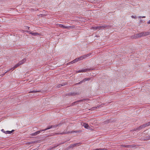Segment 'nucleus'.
<instances>
[{"instance_id":"obj_40","label":"nucleus","mask_w":150,"mask_h":150,"mask_svg":"<svg viewBox=\"0 0 150 150\" xmlns=\"http://www.w3.org/2000/svg\"><path fill=\"white\" fill-rule=\"evenodd\" d=\"M143 21V20H140L139 22L140 23H142Z\"/></svg>"},{"instance_id":"obj_23","label":"nucleus","mask_w":150,"mask_h":150,"mask_svg":"<svg viewBox=\"0 0 150 150\" xmlns=\"http://www.w3.org/2000/svg\"><path fill=\"white\" fill-rule=\"evenodd\" d=\"M80 57V58L81 60L84 59H85V56H84V55L81 56V57Z\"/></svg>"},{"instance_id":"obj_33","label":"nucleus","mask_w":150,"mask_h":150,"mask_svg":"<svg viewBox=\"0 0 150 150\" xmlns=\"http://www.w3.org/2000/svg\"><path fill=\"white\" fill-rule=\"evenodd\" d=\"M147 24H150V20H149L147 22Z\"/></svg>"},{"instance_id":"obj_2","label":"nucleus","mask_w":150,"mask_h":150,"mask_svg":"<svg viewBox=\"0 0 150 150\" xmlns=\"http://www.w3.org/2000/svg\"><path fill=\"white\" fill-rule=\"evenodd\" d=\"M81 143H79L74 144H71L68 147V148L69 149L72 148L77 146H79L80 144H81Z\"/></svg>"},{"instance_id":"obj_42","label":"nucleus","mask_w":150,"mask_h":150,"mask_svg":"<svg viewBox=\"0 0 150 150\" xmlns=\"http://www.w3.org/2000/svg\"><path fill=\"white\" fill-rule=\"evenodd\" d=\"M14 130H12V131H10V132H11V133H12L14 131Z\"/></svg>"},{"instance_id":"obj_8","label":"nucleus","mask_w":150,"mask_h":150,"mask_svg":"<svg viewBox=\"0 0 150 150\" xmlns=\"http://www.w3.org/2000/svg\"><path fill=\"white\" fill-rule=\"evenodd\" d=\"M146 127L145 124H144L143 125H142L140 126L139 127H138V128H136V129H134V130L136 131V130H139L140 129H141L145 127Z\"/></svg>"},{"instance_id":"obj_12","label":"nucleus","mask_w":150,"mask_h":150,"mask_svg":"<svg viewBox=\"0 0 150 150\" xmlns=\"http://www.w3.org/2000/svg\"><path fill=\"white\" fill-rule=\"evenodd\" d=\"M78 61V59L77 58H76L73 61H71V62L68 63V64H72L74 63L77 62Z\"/></svg>"},{"instance_id":"obj_4","label":"nucleus","mask_w":150,"mask_h":150,"mask_svg":"<svg viewBox=\"0 0 150 150\" xmlns=\"http://www.w3.org/2000/svg\"><path fill=\"white\" fill-rule=\"evenodd\" d=\"M59 27H60L61 28H65L68 29H69L70 28H73L72 26H65L64 25H63L61 24L59 25Z\"/></svg>"},{"instance_id":"obj_3","label":"nucleus","mask_w":150,"mask_h":150,"mask_svg":"<svg viewBox=\"0 0 150 150\" xmlns=\"http://www.w3.org/2000/svg\"><path fill=\"white\" fill-rule=\"evenodd\" d=\"M81 132V130H72V131H71V132H69L67 133L63 132V133H61L60 134H67V133H79V132Z\"/></svg>"},{"instance_id":"obj_32","label":"nucleus","mask_w":150,"mask_h":150,"mask_svg":"<svg viewBox=\"0 0 150 150\" xmlns=\"http://www.w3.org/2000/svg\"><path fill=\"white\" fill-rule=\"evenodd\" d=\"M6 73H5L3 74H1L0 75V76H1V77H2Z\"/></svg>"},{"instance_id":"obj_28","label":"nucleus","mask_w":150,"mask_h":150,"mask_svg":"<svg viewBox=\"0 0 150 150\" xmlns=\"http://www.w3.org/2000/svg\"><path fill=\"white\" fill-rule=\"evenodd\" d=\"M70 95L72 96H74L75 95V94L74 93H70Z\"/></svg>"},{"instance_id":"obj_35","label":"nucleus","mask_w":150,"mask_h":150,"mask_svg":"<svg viewBox=\"0 0 150 150\" xmlns=\"http://www.w3.org/2000/svg\"><path fill=\"white\" fill-rule=\"evenodd\" d=\"M77 58V59H78V61L81 60V59H80V57H79L78 58Z\"/></svg>"},{"instance_id":"obj_29","label":"nucleus","mask_w":150,"mask_h":150,"mask_svg":"<svg viewBox=\"0 0 150 150\" xmlns=\"http://www.w3.org/2000/svg\"><path fill=\"white\" fill-rule=\"evenodd\" d=\"M145 18V16H139L138 17V18Z\"/></svg>"},{"instance_id":"obj_1","label":"nucleus","mask_w":150,"mask_h":150,"mask_svg":"<svg viewBox=\"0 0 150 150\" xmlns=\"http://www.w3.org/2000/svg\"><path fill=\"white\" fill-rule=\"evenodd\" d=\"M149 35H150V32H144L134 35V36H132V38H133L136 39L138 38H141L142 37L145 36Z\"/></svg>"},{"instance_id":"obj_24","label":"nucleus","mask_w":150,"mask_h":150,"mask_svg":"<svg viewBox=\"0 0 150 150\" xmlns=\"http://www.w3.org/2000/svg\"><path fill=\"white\" fill-rule=\"evenodd\" d=\"M146 127L150 125V122L145 124Z\"/></svg>"},{"instance_id":"obj_31","label":"nucleus","mask_w":150,"mask_h":150,"mask_svg":"<svg viewBox=\"0 0 150 150\" xmlns=\"http://www.w3.org/2000/svg\"><path fill=\"white\" fill-rule=\"evenodd\" d=\"M131 17L132 18H136V16H131Z\"/></svg>"},{"instance_id":"obj_30","label":"nucleus","mask_w":150,"mask_h":150,"mask_svg":"<svg viewBox=\"0 0 150 150\" xmlns=\"http://www.w3.org/2000/svg\"><path fill=\"white\" fill-rule=\"evenodd\" d=\"M11 70V68L9 69H8L6 71V72H5V73H6L7 72H8L10 71Z\"/></svg>"},{"instance_id":"obj_18","label":"nucleus","mask_w":150,"mask_h":150,"mask_svg":"<svg viewBox=\"0 0 150 150\" xmlns=\"http://www.w3.org/2000/svg\"><path fill=\"white\" fill-rule=\"evenodd\" d=\"M66 84V83H64L63 84H60L59 85H58L57 87L58 88H59L62 86L65 85Z\"/></svg>"},{"instance_id":"obj_39","label":"nucleus","mask_w":150,"mask_h":150,"mask_svg":"<svg viewBox=\"0 0 150 150\" xmlns=\"http://www.w3.org/2000/svg\"><path fill=\"white\" fill-rule=\"evenodd\" d=\"M15 69V68H14V66L13 67L11 68V70H13Z\"/></svg>"},{"instance_id":"obj_27","label":"nucleus","mask_w":150,"mask_h":150,"mask_svg":"<svg viewBox=\"0 0 150 150\" xmlns=\"http://www.w3.org/2000/svg\"><path fill=\"white\" fill-rule=\"evenodd\" d=\"M25 32H27V33H28L29 34H31L32 32H30V31H26Z\"/></svg>"},{"instance_id":"obj_11","label":"nucleus","mask_w":150,"mask_h":150,"mask_svg":"<svg viewBox=\"0 0 150 150\" xmlns=\"http://www.w3.org/2000/svg\"><path fill=\"white\" fill-rule=\"evenodd\" d=\"M83 126L86 129H90V128H91L89 126L88 124L84 123H83Z\"/></svg>"},{"instance_id":"obj_34","label":"nucleus","mask_w":150,"mask_h":150,"mask_svg":"<svg viewBox=\"0 0 150 150\" xmlns=\"http://www.w3.org/2000/svg\"><path fill=\"white\" fill-rule=\"evenodd\" d=\"M101 150H107V149L104 148H101Z\"/></svg>"},{"instance_id":"obj_21","label":"nucleus","mask_w":150,"mask_h":150,"mask_svg":"<svg viewBox=\"0 0 150 150\" xmlns=\"http://www.w3.org/2000/svg\"><path fill=\"white\" fill-rule=\"evenodd\" d=\"M4 133L6 134H9L11 133V132H10V131H7L4 132Z\"/></svg>"},{"instance_id":"obj_15","label":"nucleus","mask_w":150,"mask_h":150,"mask_svg":"<svg viewBox=\"0 0 150 150\" xmlns=\"http://www.w3.org/2000/svg\"><path fill=\"white\" fill-rule=\"evenodd\" d=\"M26 61V59L25 58L23 59L22 60L19 62V64H20V65L24 64Z\"/></svg>"},{"instance_id":"obj_10","label":"nucleus","mask_w":150,"mask_h":150,"mask_svg":"<svg viewBox=\"0 0 150 150\" xmlns=\"http://www.w3.org/2000/svg\"><path fill=\"white\" fill-rule=\"evenodd\" d=\"M42 131H42V130H39V131H37V132L34 133H33L31 134V135L32 136H35L38 134H39L40 132H42Z\"/></svg>"},{"instance_id":"obj_41","label":"nucleus","mask_w":150,"mask_h":150,"mask_svg":"<svg viewBox=\"0 0 150 150\" xmlns=\"http://www.w3.org/2000/svg\"><path fill=\"white\" fill-rule=\"evenodd\" d=\"M26 28L27 29H28L29 30V28H30V27H27V26H26Z\"/></svg>"},{"instance_id":"obj_19","label":"nucleus","mask_w":150,"mask_h":150,"mask_svg":"<svg viewBox=\"0 0 150 150\" xmlns=\"http://www.w3.org/2000/svg\"><path fill=\"white\" fill-rule=\"evenodd\" d=\"M39 34L37 33H32V32L31 35L34 36H36L37 35H38Z\"/></svg>"},{"instance_id":"obj_22","label":"nucleus","mask_w":150,"mask_h":150,"mask_svg":"<svg viewBox=\"0 0 150 150\" xmlns=\"http://www.w3.org/2000/svg\"><path fill=\"white\" fill-rule=\"evenodd\" d=\"M122 146L123 147H130V145H125V144L122 145Z\"/></svg>"},{"instance_id":"obj_9","label":"nucleus","mask_w":150,"mask_h":150,"mask_svg":"<svg viewBox=\"0 0 150 150\" xmlns=\"http://www.w3.org/2000/svg\"><path fill=\"white\" fill-rule=\"evenodd\" d=\"M58 126L57 125H51V126H48V127L46 128L45 129H42V131H45L47 130H48V129H51L53 127H54V126Z\"/></svg>"},{"instance_id":"obj_26","label":"nucleus","mask_w":150,"mask_h":150,"mask_svg":"<svg viewBox=\"0 0 150 150\" xmlns=\"http://www.w3.org/2000/svg\"><path fill=\"white\" fill-rule=\"evenodd\" d=\"M82 83V81H81L80 82H79L78 83L76 84V85L80 84Z\"/></svg>"},{"instance_id":"obj_20","label":"nucleus","mask_w":150,"mask_h":150,"mask_svg":"<svg viewBox=\"0 0 150 150\" xmlns=\"http://www.w3.org/2000/svg\"><path fill=\"white\" fill-rule=\"evenodd\" d=\"M20 65V64H19V63L18 62V63L16 64L14 66V68H16L17 67H18Z\"/></svg>"},{"instance_id":"obj_16","label":"nucleus","mask_w":150,"mask_h":150,"mask_svg":"<svg viewBox=\"0 0 150 150\" xmlns=\"http://www.w3.org/2000/svg\"><path fill=\"white\" fill-rule=\"evenodd\" d=\"M90 79H91L90 78H85V79H83V80H82L81 81H82V83H83V82H85L86 81L89 80H90Z\"/></svg>"},{"instance_id":"obj_44","label":"nucleus","mask_w":150,"mask_h":150,"mask_svg":"<svg viewBox=\"0 0 150 150\" xmlns=\"http://www.w3.org/2000/svg\"><path fill=\"white\" fill-rule=\"evenodd\" d=\"M37 96V95H36H36H35V96Z\"/></svg>"},{"instance_id":"obj_37","label":"nucleus","mask_w":150,"mask_h":150,"mask_svg":"<svg viewBox=\"0 0 150 150\" xmlns=\"http://www.w3.org/2000/svg\"><path fill=\"white\" fill-rule=\"evenodd\" d=\"M76 72L77 73H80V72H81V70H79V71H76Z\"/></svg>"},{"instance_id":"obj_13","label":"nucleus","mask_w":150,"mask_h":150,"mask_svg":"<svg viewBox=\"0 0 150 150\" xmlns=\"http://www.w3.org/2000/svg\"><path fill=\"white\" fill-rule=\"evenodd\" d=\"M40 92V90H34L33 91H30L29 93H35L37 92Z\"/></svg>"},{"instance_id":"obj_38","label":"nucleus","mask_w":150,"mask_h":150,"mask_svg":"<svg viewBox=\"0 0 150 150\" xmlns=\"http://www.w3.org/2000/svg\"><path fill=\"white\" fill-rule=\"evenodd\" d=\"M95 150H101V148L96 149Z\"/></svg>"},{"instance_id":"obj_14","label":"nucleus","mask_w":150,"mask_h":150,"mask_svg":"<svg viewBox=\"0 0 150 150\" xmlns=\"http://www.w3.org/2000/svg\"><path fill=\"white\" fill-rule=\"evenodd\" d=\"M101 106V105H100L97 106L96 107H92L91 108L90 110H95L96 109H97L98 108H99V107H100Z\"/></svg>"},{"instance_id":"obj_36","label":"nucleus","mask_w":150,"mask_h":150,"mask_svg":"<svg viewBox=\"0 0 150 150\" xmlns=\"http://www.w3.org/2000/svg\"><path fill=\"white\" fill-rule=\"evenodd\" d=\"M1 131L2 132H4H4H5V131H4V129H2L1 130Z\"/></svg>"},{"instance_id":"obj_25","label":"nucleus","mask_w":150,"mask_h":150,"mask_svg":"<svg viewBox=\"0 0 150 150\" xmlns=\"http://www.w3.org/2000/svg\"><path fill=\"white\" fill-rule=\"evenodd\" d=\"M59 146V145H54V146L52 147L51 148V149H53V148H55L57 147V146Z\"/></svg>"},{"instance_id":"obj_5","label":"nucleus","mask_w":150,"mask_h":150,"mask_svg":"<svg viewBox=\"0 0 150 150\" xmlns=\"http://www.w3.org/2000/svg\"><path fill=\"white\" fill-rule=\"evenodd\" d=\"M93 70V69L91 68H88V69H82L81 70V72H84L87 71H91Z\"/></svg>"},{"instance_id":"obj_17","label":"nucleus","mask_w":150,"mask_h":150,"mask_svg":"<svg viewBox=\"0 0 150 150\" xmlns=\"http://www.w3.org/2000/svg\"><path fill=\"white\" fill-rule=\"evenodd\" d=\"M91 53H89V54H86L84 55V56H85V58H86L87 57H90V56H91Z\"/></svg>"},{"instance_id":"obj_45","label":"nucleus","mask_w":150,"mask_h":150,"mask_svg":"<svg viewBox=\"0 0 150 150\" xmlns=\"http://www.w3.org/2000/svg\"><path fill=\"white\" fill-rule=\"evenodd\" d=\"M149 67H150V65L149 66Z\"/></svg>"},{"instance_id":"obj_6","label":"nucleus","mask_w":150,"mask_h":150,"mask_svg":"<svg viewBox=\"0 0 150 150\" xmlns=\"http://www.w3.org/2000/svg\"><path fill=\"white\" fill-rule=\"evenodd\" d=\"M106 27H108V26H106L105 25L102 26H98L97 27H95L94 28V29H95L96 30L98 29L100 30V29H102L101 28H104Z\"/></svg>"},{"instance_id":"obj_7","label":"nucleus","mask_w":150,"mask_h":150,"mask_svg":"<svg viewBox=\"0 0 150 150\" xmlns=\"http://www.w3.org/2000/svg\"><path fill=\"white\" fill-rule=\"evenodd\" d=\"M88 100V99H83L81 100H78L77 101L75 102L72 103V105H74L76 103V102H83L87 100Z\"/></svg>"},{"instance_id":"obj_43","label":"nucleus","mask_w":150,"mask_h":150,"mask_svg":"<svg viewBox=\"0 0 150 150\" xmlns=\"http://www.w3.org/2000/svg\"><path fill=\"white\" fill-rule=\"evenodd\" d=\"M150 139V137H149V138L148 139Z\"/></svg>"}]
</instances>
